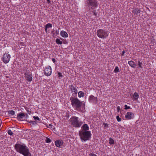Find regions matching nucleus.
Masks as SVG:
<instances>
[{
	"label": "nucleus",
	"instance_id": "42",
	"mask_svg": "<svg viewBox=\"0 0 156 156\" xmlns=\"http://www.w3.org/2000/svg\"><path fill=\"white\" fill-rule=\"evenodd\" d=\"M138 98H133V99H134L133 101H137Z\"/></svg>",
	"mask_w": 156,
	"mask_h": 156
},
{
	"label": "nucleus",
	"instance_id": "9",
	"mask_svg": "<svg viewBox=\"0 0 156 156\" xmlns=\"http://www.w3.org/2000/svg\"><path fill=\"white\" fill-rule=\"evenodd\" d=\"M26 80L28 82H31L33 80L31 73L30 72H27L24 73Z\"/></svg>",
	"mask_w": 156,
	"mask_h": 156
},
{
	"label": "nucleus",
	"instance_id": "8",
	"mask_svg": "<svg viewBox=\"0 0 156 156\" xmlns=\"http://www.w3.org/2000/svg\"><path fill=\"white\" fill-rule=\"evenodd\" d=\"M52 73V69L50 66L46 67L44 70V74L47 76H50Z\"/></svg>",
	"mask_w": 156,
	"mask_h": 156
},
{
	"label": "nucleus",
	"instance_id": "19",
	"mask_svg": "<svg viewBox=\"0 0 156 156\" xmlns=\"http://www.w3.org/2000/svg\"><path fill=\"white\" fill-rule=\"evenodd\" d=\"M78 95L79 98L83 97L84 95V94L83 92L80 91L78 92Z\"/></svg>",
	"mask_w": 156,
	"mask_h": 156
},
{
	"label": "nucleus",
	"instance_id": "29",
	"mask_svg": "<svg viewBox=\"0 0 156 156\" xmlns=\"http://www.w3.org/2000/svg\"><path fill=\"white\" fill-rule=\"evenodd\" d=\"M45 141L46 142L48 143H49L51 142V140L48 137H47L46 138Z\"/></svg>",
	"mask_w": 156,
	"mask_h": 156
},
{
	"label": "nucleus",
	"instance_id": "11",
	"mask_svg": "<svg viewBox=\"0 0 156 156\" xmlns=\"http://www.w3.org/2000/svg\"><path fill=\"white\" fill-rule=\"evenodd\" d=\"M134 115L133 113L129 112H127L125 115V118L128 119H130L134 117Z\"/></svg>",
	"mask_w": 156,
	"mask_h": 156
},
{
	"label": "nucleus",
	"instance_id": "1",
	"mask_svg": "<svg viewBox=\"0 0 156 156\" xmlns=\"http://www.w3.org/2000/svg\"><path fill=\"white\" fill-rule=\"evenodd\" d=\"M16 151L24 156H31L29 149L24 144H16L14 147Z\"/></svg>",
	"mask_w": 156,
	"mask_h": 156
},
{
	"label": "nucleus",
	"instance_id": "28",
	"mask_svg": "<svg viewBox=\"0 0 156 156\" xmlns=\"http://www.w3.org/2000/svg\"><path fill=\"white\" fill-rule=\"evenodd\" d=\"M9 114L11 115H14L15 114V112L13 110L10 111L8 112Z\"/></svg>",
	"mask_w": 156,
	"mask_h": 156
},
{
	"label": "nucleus",
	"instance_id": "3",
	"mask_svg": "<svg viewBox=\"0 0 156 156\" xmlns=\"http://www.w3.org/2000/svg\"><path fill=\"white\" fill-rule=\"evenodd\" d=\"M97 36L102 39L106 38L109 35V31L106 30L100 29L97 31Z\"/></svg>",
	"mask_w": 156,
	"mask_h": 156
},
{
	"label": "nucleus",
	"instance_id": "4",
	"mask_svg": "<svg viewBox=\"0 0 156 156\" xmlns=\"http://www.w3.org/2000/svg\"><path fill=\"white\" fill-rule=\"evenodd\" d=\"M70 121L71 124L76 128L80 127L83 123L82 122L79 121L78 118L76 116L72 117L70 119Z\"/></svg>",
	"mask_w": 156,
	"mask_h": 156
},
{
	"label": "nucleus",
	"instance_id": "35",
	"mask_svg": "<svg viewBox=\"0 0 156 156\" xmlns=\"http://www.w3.org/2000/svg\"><path fill=\"white\" fill-rule=\"evenodd\" d=\"M117 112H119L121 109L120 107L119 106H117Z\"/></svg>",
	"mask_w": 156,
	"mask_h": 156
},
{
	"label": "nucleus",
	"instance_id": "31",
	"mask_svg": "<svg viewBox=\"0 0 156 156\" xmlns=\"http://www.w3.org/2000/svg\"><path fill=\"white\" fill-rule=\"evenodd\" d=\"M33 118L35 120H37L40 121V119L38 116H34Z\"/></svg>",
	"mask_w": 156,
	"mask_h": 156
},
{
	"label": "nucleus",
	"instance_id": "2",
	"mask_svg": "<svg viewBox=\"0 0 156 156\" xmlns=\"http://www.w3.org/2000/svg\"><path fill=\"white\" fill-rule=\"evenodd\" d=\"M91 135L90 131H81L79 132V136L82 141H85L89 140L91 137Z\"/></svg>",
	"mask_w": 156,
	"mask_h": 156
},
{
	"label": "nucleus",
	"instance_id": "16",
	"mask_svg": "<svg viewBox=\"0 0 156 156\" xmlns=\"http://www.w3.org/2000/svg\"><path fill=\"white\" fill-rule=\"evenodd\" d=\"M128 64L132 68H135L136 67V64L133 61H129L128 62Z\"/></svg>",
	"mask_w": 156,
	"mask_h": 156
},
{
	"label": "nucleus",
	"instance_id": "26",
	"mask_svg": "<svg viewBox=\"0 0 156 156\" xmlns=\"http://www.w3.org/2000/svg\"><path fill=\"white\" fill-rule=\"evenodd\" d=\"M91 10H93L92 12L93 13V15L95 16H96L97 15V12H96V10L94 8H93V9H91Z\"/></svg>",
	"mask_w": 156,
	"mask_h": 156
},
{
	"label": "nucleus",
	"instance_id": "18",
	"mask_svg": "<svg viewBox=\"0 0 156 156\" xmlns=\"http://www.w3.org/2000/svg\"><path fill=\"white\" fill-rule=\"evenodd\" d=\"M89 100L90 102L94 103H96L98 101L97 98H89Z\"/></svg>",
	"mask_w": 156,
	"mask_h": 156
},
{
	"label": "nucleus",
	"instance_id": "20",
	"mask_svg": "<svg viewBox=\"0 0 156 156\" xmlns=\"http://www.w3.org/2000/svg\"><path fill=\"white\" fill-rule=\"evenodd\" d=\"M138 62V68H143V66H142V63L141 62H140V61L139 60H138L137 62Z\"/></svg>",
	"mask_w": 156,
	"mask_h": 156
},
{
	"label": "nucleus",
	"instance_id": "37",
	"mask_svg": "<svg viewBox=\"0 0 156 156\" xmlns=\"http://www.w3.org/2000/svg\"><path fill=\"white\" fill-rule=\"evenodd\" d=\"M90 156H97L96 154H94L90 153Z\"/></svg>",
	"mask_w": 156,
	"mask_h": 156
},
{
	"label": "nucleus",
	"instance_id": "32",
	"mask_svg": "<svg viewBox=\"0 0 156 156\" xmlns=\"http://www.w3.org/2000/svg\"><path fill=\"white\" fill-rule=\"evenodd\" d=\"M116 119L118 121L120 122L121 120V119L120 118L119 115L116 116Z\"/></svg>",
	"mask_w": 156,
	"mask_h": 156
},
{
	"label": "nucleus",
	"instance_id": "7",
	"mask_svg": "<svg viewBox=\"0 0 156 156\" xmlns=\"http://www.w3.org/2000/svg\"><path fill=\"white\" fill-rule=\"evenodd\" d=\"M11 55L8 53L4 54L2 58V61L5 64L8 63L11 58Z\"/></svg>",
	"mask_w": 156,
	"mask_h": 156
},
{
	"label": "nucleus",
	"instance_id": "44",
	"mask_svg": "<svg viewBox=\"0 0 156 156\" xmlns=\"http://www.w3.org/2000/svg\"><path fill=\"white\" fill-rule=\"evenodd\" d=\"M25 115L26 116V117H28V115L27 114H25Z\"/></svg>",
	"mask_w": 156,
	"mask_h": 156
},
{
	"label": "nucleus",
	"instance_id": "5",
	"mask_svg": "<svg viewBox=\"0 0 156 156\" xmlns=\"http://www.w3.org/2000/svg\"><path fill=\"white\" fill-rule=\"evenodd\" d=\"M87 4L89 11H90L91 9L96 7L98 5L97 0H87Z\"/></svg>",
	"mask_w": 156,
	"mask_h": 156
},
{
	"label": "nucleus",
	"instance_id": "40",
	"mask_svg": "<svg viewBox=\"0 0 156 156\" xmlns=\"http://www.w3.org/2000/svg\"><path fill=\"white\" fill-rule=\"evenodd\" d=\"M27 112H28V113L29 114H30V111L29 110V109L27 110Z\"/></svg>",
	"mask_w": 156,
	"mask_h": 156
},
{
	"label": "nucleus",
	"instance_id": "38",
	"mask_svg": "<svg viewBox=\"0 0 156 156\" xmlns=\"http://www.w3.org/2000/svg\"><path fill=\"white\" fill-rule=\"evenodd\" d=\"M125 53H126V51L124 50L123 51H122V54H121V55L122 56L124 55V54Z\"/></svg>",
	"mask_w": 156,
	"mask_h": 156
},
{
	"label": "nucleus",
	"instance_id": "30",
	"mask_svg": "<svg viewBox=\"0 0 156 156\" xmlns=\"http://www.w3.org/2000/svg\"><path fill=\"white\" fill-rule=\"evenodd\" d=\"M8 134L10 135H12L13 133L12 131L10 130H9L8 131Z\"/></svg>",
	"mask_w": 156,
	"mask_h": 156
},
{
	"label": "nucleus",
	"instance_id": "6",
	"mask_svg": "<svg viewBox=\"0 0 156 156\" xmlns=\"http://www.w3.org/2000/svg\"><path fill=\"white\" fill-rule=\"evenodd\" d=\"M73 106L76 108H80L82 106V103L77 98H71Z\"/></svg>",
	"mask_w": 156,
	"mask_h": 156
},
{
	"label": "nucleus",
	"instance_id": "45",
	"mask_svg": "<svg viewBox=\"0 0 156 156\" xmlns=\"http://www.w3.org/2000/svg\"><path fill=\"white\" fill-rule=\"evenodd\" d=\"M51 126V125H49V126Z\"/></svg>",
	"mask_w": 156,
	"mask_h": 156
},
{
	"label": "nucleus",
	"instance_id": "12",
	"mask_svg": "<svg viewBox=\"0 0 156 156\" xmlns=\"http://www.w3.org/2000/svg\"><path fill=\"white\" fill-rule=\"evenodd\" d=\"M55 145L58 147H60L63 144V141L61 140H56L55 142Z\"/></svg>",
	"mask_w": 156,
	"mask_h": 156
},
{
	"label": "nucleus",
	"instance_id": "27",
	"mask_svg": "<svg viewBox=\"0 0 156 156\" xmlns=\"http://www.w3.org/2000/svg\"><path fill=\"white\" fill-rule=\"evenodd\" d=\"M133 98H139L138 94L136 92H135L133 95Z\"/></svg>",
	"mask_w": 156,
	"mask_h": 156
},
{
	"label": "nucleus",
	"instance_id": "39",
	"mask_svg": "<svg viewBox=\"0 0 156 156\" xmlns=\"http://www.w3.org/2000/svg\"><path fill=\"white\" fill-rule=\"evenodd\" d=\"M55 58H53L52 59V61L54 62L55 63Z\"/></svg>",
	"mask_w": 156,
	"mask_h": 156
},
{
	"label": "nucleus",
	"instance_id": "22",
	"mask_svg": "<svg viewBox=\"0 0 156 156\" xmlns=\"http://www.w3.org/2000/svg\"><path fill=\"white\" fill-rule=\"evenodd\" d=\"M27 121L28 122H29V123H30L31 124H32L33 125H35L37 124V122L35 121H28L27 120Z\"/></svg>",
	"mask_w": 156,
	"mask_h": 156
},
{
	"label": "nucleus",
	"instance_id": "33",
	"mask_svg": "<svg viewBox=\"0 0 156 156\" xmlns=\"http://www.w3.org/2000/svg\"><path fill=\"white\" fill-rule=\"evenodd\" d=\"M58 74L59 77H60L61 78L63 76L62 73H61L58 72Z\"/></svg>",
	"mask_w": 156,
	"mask_h": 156
},
{
	"label": "nucleus",
	"instance_id": "17",
	"mask_svg": "<svg viewBox=\"0 0 156 156\" xmlns=\"http://www.w3.org/2000/svg\"><path fill=\"white\" fill-rule=\"evenodd\" d=\"M81 128H82V131H88L89 129V127L87 124L83 125Z\"/></svg>",
	"mask_w": 156,
	"mask_h": 156
},
{
	"label": "nucleus",
	"instance_id": "23",
	"mask_svg": "<svg viewBox=\"0 0 156 156\" xmlns=\"http://www.w3.org/2000/svg\"><path fill=\"white\" fill-rule=\"evenodd\" d=\"M109 144L111 145L114 144V140L111 138H110L109 140Z\"/></svg>",
	"mask_w": 156,
	"mask_h": 156
},
{
	"label": "nucleus",
	"instance_id": "21",
	"mask_svg": "<svg viewBox=\"0 0 156 156\" xmlns=\"http://www.w3.org/2000/svg\"><path fill=\"white\" fill-rule=\"evenodd\" d=\"M55 42L58 44H62V41H61L59 38L56 39Z\"/></svg>",
	"mask_w": 156,
	"mask_h": 156
},
{
	"label": "nucleus",
	"instance_id": "24",
	"mask_svg": "<svg viewBox=\"0 0 156 156\" xmlns=\"http://www.w3.org/2000/svg\"><path fill=\"white\" fill-rule=\"evenodd\" d=\"M45 27H46V28H52V24L50 23H48L46 25Z\"/></svg>",
	"mask_w": 156,
	"mask_h": 156
},
{
	"label": "nucleus",
	"instance_id": "15",
	"mask_svg": "<svg viewBox=\"0 0 156 156\" xmlns=\"http://www.w3.org/2000/svg\"><path fill=\"white\" fill-rule=\"evenodd\" d=\"M60 34L61 36L63 37L66 38L68 37V34L64 30H62L60 32Z\"/></svg>",
	"mask_w": 156,
	"mask_h": 156
},
{
	"label": "nucleus",
	"instance_id": "10",
	"mask_svg": "<svg viewBox=\"0 0 156 156\" xmlns=\"http://www.w3.org/2000/svg\"><path fill=\"white\" fill-rule=\"evenodd\" d=\"M69 89L73 94H74L76 96L77 93V90L76 87L73 85H71L69 86Z\"/></svg>",
	"mask_w": 156,
	"mask_h": 156
},
{
	"label": "nucleus",
	"instance_id": "41",
	"mask_svg": "<svg viewBox=\"0 0 156 156\" xmlns=\"http://www.w3.org/2000/svg\"><path fill=\"white\" fill-rule=\"evenodd\" d=\"M48 3H50L51 2V1L50 0H46Z\"/></svg>",
	"mask_w": 156,
	"mask_h": 156
},
{
	"label": "nucleus",
	"instance_id": "34",
	"mask_svg": "<svg viewBox=\"0 0 156 156\" xmlns=\"http://www.w3.org/2000/svg\"><path fill=\"white\" fill-rule=\"evenodd\" d=\"M125 108L124 109H129L130 108V107L129 106H128L127 105H125Z\"/></svg>",
	"mask_w": 156,
	"mask_h": 156
},
{
	"label": "nucleus",
	"instance_id": "25",
	"mask_svg": "<svg viewBox=\"0 0 156 156\" xmlns=\"http://www.w3.org/2000/svg\"><path fill=\"white\" fill-rule=\"evenodd\" d=\"M119 69L118 66H116L114 70V72L115 73H117L119 72Z\"/></svg>",
	"mask_w": 156,
	"mask_h": 156
},
{
	"label": "nucleus",
	"instance_id": "43",
	"mask_svg": "<svg viewBox=\"0 0 156 156\" xmlns=\"http://www.w3.org/2000/svg\"><path fill=\"white\" fill-rule=\"evenodd\" d=\"M48 28H46V27H45V30L46 32H47Z\"/></svg>",
	"mask_w": 156,
	"mask_h": 156
},
{
	"label": "nucleus",
	"instance_id": "36",
	"mask_svg": "<svg viewBox=\"0 0 156 156\" xmlns=\"http://www.w3.org/2000/svg\"><path fill=\"white\" fill-rule=\"evenodd\" d=\"M104 125V127H108V124L104 123H103Z\"/></svg>",
	"mask_w": 156,
	"mask_h": 156
},
{
	"label": "nucleus",
	"instance_id": "14",
	"mask_svg": "<svg viewBox=\"0 0 156 156\" xmlns=\"http://www.w3.org/2000/svg\"><path fill=\"white\" fill-rule=\"evenodd\" d=\"M141 11L140 9L137 8H134L132 11V12L134 15L136 16H137L138 14L140 13Z\"/></svg>",
	"mask_w": 156,
	"mask_h": 156
},
{
	"label": "nucleus",
	"instance_id": "13",
	"mask_svg": "<svg viewBox=\"0 0 156 156\" xmlns=\"http://www.w3.org/2000/svg\"><path fill=\"white\" fill-rule=\"evenodd\" d=\"M25 116V114L23 113L20 112L17 114V119L19 120L23 118Z\"/></svg>",
	"mask_w": 156,
	"mask_h": 156
}]
</instances>
